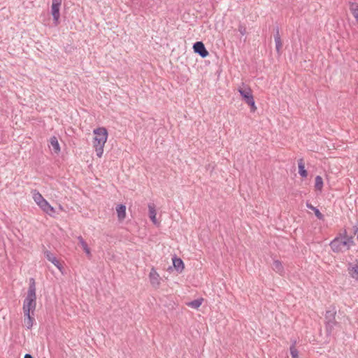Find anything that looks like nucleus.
Returning <instances> with one entry per match:
<instances>
[{"label": "nucleus", "mask_w": 358, "mask_h": 358, "mask_svg": "<svg viewBox=\"0 0 358 358\" xmlns=\"http://www.w3.org/2000/svg\"><path fill=\"white\" fill-rule=\"evenodd\" d=\"M36 307V285L35 280L31 278L29 280V286L27 292V295L23 302V313L24 315L29 314L34 315Z\"/></svg>", "instance_id": "nucleus-1"}, {"label": "nucleus", "mask_w": 358, "mask_h": 358, "mask_svg": "<svg viewBox=\"0 0 358 358\" xmlns=\"http://www.w3.org/2000/svg\"><path fill=\"white\" fill-rule=\"evenodd\" d=\"M354 245L352 237H348L345 230L340 233L330 243V247L334 252H343L348 250Z\"/></svg>", "instance_id": "nucleus-2"}, {"label": "nucleus", "mask_w": 358, "mask_h": 358, "mask_svg": "<svg viewBox=\"0 0 358 358\" xmlns=\"http://www.w3.org/2000/svg\"><path fill=\"white\" fill-rule=\"evenodd\" d=\"M93 148L96 156L101 158L103 153V148L108 139V131L105 127H99L93 131Z\"/></svg>", "instance_id": "nucleus-3"}, {"label": "nucleus", "mask_w": 358, "mask_h": 358, "mask_svg": "<svg viewBox=\"0 0 358 358\" xmlns=\"http://www.w3.org/2000/svg\"><path fill=\"white\" fill-rule=\"evenodd\" d=\"M238 92L240 93L245 102L250 106L251 112H255L257 106L251 88L248 85L242 83L238 86Z\"/></svg>", "instance_id": "nucleus-4"}, {"label": "nucleus", "mask_w": 358, "mask_h": 358, "mask_svg": "<svg viewBox=\"0 0 358 358\" xmlns=\"http://www.w3.org/2000/svg\"><path fill=\"white\" fill-rule=\"evenodd\" d=\"M32 198L38 206L45 213L52 216L55 213L54 208L36 190L31 192Z\"/></svg>", "instance_id": "nucleus-5"}, {"label": "nucleus", "mask_w": 358, "mask_h": 358, "mask_svg": "<svg viewBox=\"0 0 358 358\" xmlns=\"http://www.w3.org/2000/svg\"><path fill=\"white\" fill-rule=\"evenodd\" d=\"M62 0H52L51 14L53 17L54 23L58 25L60 18V8Z\"/></svg>", "instance_id": "nucleus-6"}, {"label": "nucleus", "mask_w": 358, "mask_h": 358, "mask_svg": "<svg viewBox=\"0 0 358 358\" xmlns=\"http://www.w3.org/2000/svg\"><path fill=\"white\" fill-rule=\"evenodd\" d=\"M44 255L46 259L52 264H53L62 273H64V268L62 264L59 262V261L57 259V258L55 257L54 254H52L51 252L48 250H46L45 251Z\"/></svg>", "instance_id": "nucleus-7"}, {"label": "nucleus", "mask_w": 358, "mask_h": 358, "mask_svg": "<svg viewBox=\"0 0 358 358\" xmlns=\"http://www.w3.org/2000/svg\"><path fill=\"white\" fill-rule=\"evenodd\" d=\"M151 285L155 288H158L161 283V278L154 268H152L149 274Z\"/></svg>", "instance_id": "nucleus-8"}, {"label": "nucleus", "mask_w": 358, "mask_h": 358, "mask_svg": "<svg viewBox=\"0 0 358 358\" xmlns=\"http://www.w3.org/2000/svg\"><path fill=\"white\" fill-rule=\"evenodd\" d=\"M193 49L196 53H198L203 58L208 55V52L202 42L199 41L195 43L193 45Z\"/></svg>", "instance_id": "nucleus-9"}, {"label": "nucleus", "mask_w": 358, "mask_h": 358, "mask_svg": "<svg viewBox=\"0 0 358 358\" xmlns=\"http://www.w3.org/2000/svg\"><path fill=\"white\" fill-rule=\"evenodd\" d=\"M348 271L350 277L358 281V264L349 263Z\"/></svg>", "instance_id": "nucleus-10"}, {"label": "nucleus", "mask_w": 358, "mask_h": 358, "mask_svg": "<svg viewBox=\"0 0 358 358\" xmlns=\"http://www.w3.org/2000/svg\"><path fill=\"white\" fill-rule=\"evenodd\" d=\"M149 217L154 224H159L157 219V211L154 203L148 204Z\"/></svg>", "instance_id": "nucleus-11"}, {"label": "nucleus", "mask_w": 358, "mask_h": 358, "mask_svg": "<svg viewBox=\"0 0 358 358\" xmlns=\"http://www.w3.org/2000/svg\"><path fill=\"white\" fill-rule=\"evenodd\" d=\"M115 210L117 215L118 220H124L126 217V206L123 204H118L117 205Z\"/></svg>", "instance_id": "nucleus-12"}, {"label": "nucleus", "mask_w": 358, "mask_h": 358, "mask_svg": "<svg viewBox=\"0 0 358 358\" xmlns=\"http://www.w3.org/2000/svg\"><path fill=\"white\" fill-rule=\"evenodd\" d=\"M77 239L78 241L79 244L81 245L83 250L87 255V256L89 257H91V250H90V248L88 247L87 243L84 240V238L81 236H79L77 237Z\"/></svg>", "instance_id": "nucleus-13"}, {"label": "nucleus", "mask_w": 358, "mask_h": 358, "mask_svg": "<svg viewBox=\"0 0 358 358\" xmlns=\"http://www.w3.org/2000/svg\"><path fill=\"white\" fill-rule=\"evenodd\" d=\"M272 268L274 271L282 275L284 274V268L279 260H275L272 264Z\"/></svg>", "instance_id": "nucleus-14"}, {"label": "nucleus", "mask_w": 358, "mask_h": 358, "mask_svg": "<svg viewBox=\"0 0 358 358\" xmlns=\"http://www.w3.org/2000/svg\"><path fill=\"white\" fill-rule=\"evenodd\" d=\"M172 261H173V265L174 268L178 271L181 272L184 268V263L182 261V259L175 257L172 259Z\"/></svg>", "instance_id": "nucleus-15"}, {"label": "nucleus", "mask_w": 358, "mask_h": 358, "mask_svg": "<svg viewBox=\"0 0 358 358\" xmlns=\"http://www.w3.org/2000/svg\"><path fill=\"white\" fill-rule=\"evenodd\" d=\"M24 324L27 329H31L33 327L34 322V315L29 314L28 315H24Z\"/></svg>", "instance_id": "nucleus-16"}, {"label": "nucleus", "mask_w": 358, "mask_h": 358, "mask_svg": "<svg viewBox=\"0 0 358 358\" xmlns=\"http://www.w3.org/2000/svg\"><path fill=\"white\" fill-rule=\"evenodd\" d=\"M50 146L55 153H58L60 151V147L57 138L55 136H52L50 139Z\"/></svg>", "instance_id": "nucleus-17"}, {"label": "nucleus", "mask_w": 358, "mask_h": 358, "mask_svg": "<svg viewBox=\"0 0 358 358\" xmlns=\"http://www.w3.org/2000/svg\"><path fill=\"white\" fill-rule=\"evenodd\" d=\"M350 10L355 17L357 24H358V3H351L350 5Z\"/></svg>", "instance_id": "nucleus-18"}, {"label": "nucleus", "mask_w": 358, "mask_h": 358, "mask_svg": "<svg viewBox=\"0 0 358 358\" xmlns=\"http://www.w3.org/2000/svg\"><path fill=\"white\" fill-rule=\"evenodd\" d=\"M299 166V173L303 178H306L308 176L307 171L305 169V166L302 159H300L298 164Z\"/></svg>", "instance_id": "nucleus-19"}, {"label": "nucleus", "mask_w": 358, "mask_h": 358, "mask_svg": "<svg viewBox=\"0 0 358 358\" xmlns=\"http://www.w3.org/2000/svg\"><path fill=\"white\" fill-rule=\"evenodd\" d=\"M202 302H203V299H196V300H194L192 301L187 303V305L190 308L197 309L201 306Z\"/></svg>", "instance_id": "nucleus-20"}, {"label": "nucleus", "mask_w": 358, "mask_h": 358, "mask_svg": "<svg viewBox=\"0 0 358 358\" xmlns=\"http://www.w3.org/2000/svg\"><path fill=\"white\" fill-rule=\"evenodd\" d=\"M315 187L318 191H322L323 187V180L322 178L320 176H316L315 178Z\"/></svg>", "instance_id": "nucleus-21"}, {"label": "nucleus", "mask_w": 358, "mask_h": 358, "mask_svg": "<svg viewBox=\"0 0 358 358\" xmlns=\"http://www.w3.org/2000/svg\"><path fill=\"white\" fill-rule=\"evenodd\" d=\"M274 39H275V43L276 50H277V52H279L282 46V41H281V39H280L278 32H277V34L275 35Z\"/></svg>", "instance_id": "nucleus-22"}, {"label": "nucleus", "mask_w": 358, "mask_h": 358, "mask_svg": "<svg viewBox=\"0 0 358 358\" xmlns=\"http://www.w3.org/2000/svg\"><path fill=\"white\" fill-rule=\"evenodd\" d=\"M290 354L292 358H298V350L294 345L290 347Z\"/></svg>", "instance_id": "nucleus-23"}, {"label": "nucleus", "mask_w": 358, "mask_h": 358, "mask_svg": "<svg viewBox=\"0 0 358 358\" xmlns=\"http://www.w3.org/2000/svg\"><path fill=\"white\" fill-rule=\"evenodd\" d=\"M313 211L315 213V216L319 220H323L324 219V215L320 213V211L317 208L315 209H314Z\"/></svg>", "instance_id": "nucleus-24"}, {"label": "nucleus", "mask_w": 358, "mask_h": 358, "mask_svg": "<svg viewBox=\"0 0 358 358\" xmlns=\"http://www.w3.org/2000/svg\"><path fill=\"white\" fill-rule=\"evenodd\" d=\"M238 31L241 35H245L246 34V28L244 25L240 24L238 26Z\"/></svg>", "instance_id": "nucleus-25"}, {"label": "nucleus", "mask_w": 358, "mask_h": 358, "mask_svg": "<svg viewBox=\"0 0 358 358\" xmlns=\"http://www.w3.org/2000/svg\"><path fill=\"white\" fill-rule=\"evenodd\" d=\"M306 206L308 208L312 210H314V209H315L316 208L314 207L312 204L309 203H306Z\"/></svg>", "instance_id": "nucleus-26"}, {"label": "nucleus", "mask_w": 358, "mask_h": 358, "mask_svg": "<svg viewBox=\"0 0 358 358\" xmlns=\"http://www.w3.org/2000/svg\"><path fill=\"white\" fill-rule=\"evenodd\" d=\"M328 315H330V317H332L333 319L334 320V313H331V312L328 311L327 312V315H326V318L327 319L328 318Z\"/></svg>", "instance_id": "nucleus-27"}, {"label": "nucleus", "mask_w": 358, "mask_h": 358, "mask_svg": "<svg viewBox=\"0 0 358 358\" xmlns=\"http://www.w3.org/2000/svg\"><path fill=\"white\" fill-rule=\"evenodd\" d=\"M24 358H33L32 356L29 354H26L24 355Z\"/></svg>", "instance_id": "nucleus-28"}, {"label": "nucleus", "mask_w": 358, "mask_h": 358, "mask_svg": "<svg viewBox=\"0 0 358 358\" xmlns=\"http://www.w3.org/2000/svg\"><path fill=\"white\" fill-rule=\"evenodd\" d=\"M330 322H331V320H329L328 321V323H327L329 326L330 325Z\"/></svg>", "instance_id": "nucleus-29"}]
</instances>
